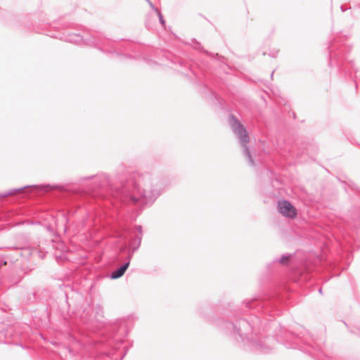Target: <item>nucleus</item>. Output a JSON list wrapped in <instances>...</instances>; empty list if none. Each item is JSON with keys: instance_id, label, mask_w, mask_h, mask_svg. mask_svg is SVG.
<instances>
[{"instance_id": "nucleus-9", "label": "nucleus", "mask_w": 360, "mask_h": 360, "mask_svg": "<svg viewBox=\"0 0 360 360\" xmlns=\"http://www.w3.org/2000/svg\"><path fill=\"white\" fill-rule=\"evenodd\" d=\"M293 340L291 344L289 345H286V347L288 348H292V349H298L300 350H305L306 352H309L311 355H313L311 352L309 350V348H314V346L312 345L311 343H307L306 348H304L302 345H300V340L298 337H293Z\"/></svg>"}, {"instance_id": "nucleus-22", "label": "nucleus", "mask_w": 360, "mask_h": 360, "mask_svg": "<svg viewBox=\"0 0 360 360\" xmlns=\"http://www.w3.org/2000/svg\"><path fill=\"white\" fill-rule=\"evenodd\" d=\"M276 54H277V52H276L275 53H270L269 56L273 58H275V57H276Z\"/></svg>"}, {"instance_id": "nucleus-18", "label": "nucleus", "mask_w": 360, "mask_h": 360, "mask_svg": "<svg viewBox=\"0 0 360 360\" xmlns=\"http://www.w3.org/2000/svg\"><path fill=\"white\" fill-rule=\"evenodd\" d=\"M148 3V4L150 5V8L155 11L156 13H159L160 10L156 8L154 4L150 1V0H149V1H147Z\"/></svg>"}, {"instance_id": "nucleus-8", "label": "nucleus", "mask_w": 360, "mask_h": 360, "mask_svg": "<svg viewBox=\"0 0 360 360\" xmlns=\"http://www.w3.org/2000/svg\"><path fill=\"white\" fill-rule=\"evenodd\" d=\"M278 210L284 217L293 219L297 216L295 207L288 200L278 201Z\"/></svg>"}, {"instance_id": "nucleus-14", "label": "nucleus", "mask_w": 360, "mask_h": 360, "mask_svg": "<svg viewBox=\"0 0 360 360\" xmlns=\"http://www.w3.org/2000/svg\"><path fill=\"white\" fill-rule=\"evenodd\" d=\"M175 64L176 63H178L180 67H182V68H187L188 65L187 64L185 63V61L181 59V58H175V61L174 62Z\"/></svg>"}, {"instance_id": "nucleus-7", "label": "nucleus", "mask_w": 360, "mask_h": 360, "mask_svg": "<svg viewBox=\"0 0 360 360\" xmlns=\"http://www.w3.org/2000/svg\"><path fill=\"white\" fill-rule=\"evenodd\" d=\"M141 245V238H139L138 245L136 247L132 248V250H128L127 245H123L120 248V253H127V256L124 259V262L117 269L113 270L110 274V278L111 279H117L122 277L130 264V261L133 257L134 253L139 248Z\"/></svg>"}, {"instance_id": "nucleus-24", "label": "nucleus", "mask_w": 360, "mask_h": 360, "mask_svg": "<svg viewBox=\"0 0 360 360\" xmlns=\"http://www.w3.org/2000/svg\"><path fill=\"white\" fill-rule=\"evenodd\" d=\"M319 293L322 294V288H319Z\"/></svg>"}, {"instance_id": "nucleus-13", "label": "nucleus", "mask_w": 360, "mask_h": 360, "mask_svg": "<svg viewBox=\"0 0 360 360\" xmlns=\"http://www.w3.org/2000/svg\"><path fill=\"white\" fill-rule=\"evenodd\" d=\"M31 186H23V187L19 188L11 189V190H10L8 192L0 193V198H6V197H7L8 195H13V194H14L15 193L20 192L22 190H24V189H25L27 188L31 187Z\"/></svg>"}, {"instance_id": "nucleus-23", "label": "nucleus", "mask_w": 360, "mask_h": 360, "mask_svg": "<svg viewBox=\"0 0 360 360\" xmlns=\"http://www.w3.org/2000/svg\"><path fill=\"white\" fill-rule=\"evenodd\" d=\"M103 354H104L105 355H108V356L110 355V354L108 352H103Z\"/></svg>"}, {"instance_id": "nucleus-2", "label": "nucleus", "mask_w": 360, "mask_h": 360, "mask_svg": "<svg viewBox=\"0 0 360 360\" xmlns=\"http://www.w3.org/2000/svg\"><path fill=\"white\" fill-rule=\"evenodd\" d=\"M261 323L260 318L255 315L251 322L246 319L235 318L231 321L222 322L221 328L236 341L250 345L252 350L268 353L273 348L274 339L258 336L257 332Z\"/></svg>"}, {"instance_id": "nucleus-27", "label": "nucleus", "mask_w": 360, "mask_h": 360, "mask_svg": "<svg viewBox=\"0 0 360 360\" xmlns=\"http://www.w3.org/2000/svg\"><path fill=\"white\" fill-rule=\"evenodd\" d=\"M183 73H184V75H188V74H187L186 72H183Z\"/></svg>"}, {"instance_id": "nucleus-21", "label": "nucleus", "mask_w": 360, "mask_h": 360, "mask_svg": "<svg viewBox=\"0 0 360 360\" xmlns=\"http://www.w3.org/2000/svg\"><path fill=\"white\" fill-rule=\"evenodd\" d=\"M349 63H351V68L355 71L356 74H357L358 73V70L355 69L352 62L349 61Z\"/></svg>"}, {"instance_id": "nucleus-15", "label": "nucleus", "mask_w": 360, "mask_h": 360, "mask_svg": "<svg viewBox=\"0 0 360 360\" xmlns=\"http://www.w3.org/2000/svg\"><path fill=\"white\" fill-rule=\"evenodd\" d=\"M94 309L96 310V314L98 316H103V310H102V307L101 305L99 304H97Z\"/></svg>"}, {"instance_id": "nucleus-28", "label": "nucleus", "mask_w": 360, "mask_h": 360, "mask_svg": "<svg viewBox=\"0 0 360 360\" xmlns=\"http://www.w3.org/2000/svg\"><path fill=\"white\" fill-rule=\"evenodd\" d=\"M146 1H149V0H146Z\"/></svg>"}, {"instance_id": "nucleus-12", "label": "nucleus", "mask_w": 360, "mask_h": 360, "mask_svg": "<svg viewBox=\"0 0 360 360\" xmlns=\"http://www.w3.org/2000/svg\"><path fill=\"white\" fill-rule=\"evenodd\" d=\"M292 257V254H284L280 258H276L274 262H278L282 264H288L291 257Z\"/></svg>"}, {"instance_id": "nucleus-1", "label": "nucleus", "mask_w": 360, "mask_h": 360, "mask_svg": "<svg viewBox=\"0 0 360 360\" xmlns=\"http://www.w3.org/2000/svg\"><path fill=\"white\" fill-rule=\"evenodd\" d=\"M94 179V189H105L108 187L111 197L123 204L134 205L143 210L150 207L169 186L166 177L151 172H134L120 186L110 185L109 177L105 174L84 177Z\"/></svg>"}, {"instance_id": "nucleus-4", "label": "nucleus", "mask_w": 360, "mask_h": 360, "mask_svg": "<svg viewBox=\"0 0 360 360\" xmlns=\"http://www.w3.org/2000/svg\"><path fill=\"white\" fill-rule=\"evenodd\" d=\"M281 302L278 296L266 297L265 298H253L245 300L243 306L248 309H254L257 311H262L264 314H269L270 316L278 314V304Z\"/></svg>"}, {"instance_id": "nucleus-6", "label": "nucleus", "mask_w": 360, "mask_h": 360, "mask_svg": "<svg viewBox=\"0 0 360 360\" xmlns=\"http://www.w3.org/2000/svg\"><path fill=\"white\" fill-rule=\"evenodd\" d=\"M229 123L234 134L239 141V143L243 148V153L244 156L248 159L250 165L254 166V160L251 155L249 148L247 146V143L250 141V137L248 131L241 124L239 120L233 115H229Z\"/></svg>"}, {"instance_id": "nucleus-10", "label": "nucleus", "mask_w": 360, "mask_h": 360, "mask_svg": "<svg viewBox=\"0 0 360 360\" xmlns=\"http://www.w3.org/2000/svg\"><path fill=\"white\" fill-rule=\"evenodd\" d=\"M192 44L193 45V48L200 52H203L207 56L212 57L213 58L219 60L221 56H219L218 53H212L207 50H205L202 47V46L200 44V42H198L195 39H191Z\"/></svg>"}, {"instance_id": "nucleus-20", "label": "nucleus", "mask_w": 360, "mask_h": 360, "mask_svg": "<svg viewBox=\"0 0 360 360\" xmlns=\"http://www.w3.org/2000/svg\"><path fill=\"white\" fill-rule=\"evenodd\" d=\"M340 9H341V11H342V12H345V11L348 10L349 8H347V7H345V6L342 5V6H340Z\"/></svg>"}, {"instance_id": "nucleus-5", "label": "nucleus", "mask_w": 360, "mask_h": 360, "mask_svg": "<svg viewBox=\"0 0 360 360\" xmlns=\"http://www.w3.org/2000/svg\"><path fill=\"white\" fill-rule=\"evenodd\" d=\"M65 41L72 44L83 43L88 46L96 47L101 50H103V47L108 46L111 41L104 38L103 35L96 32L86 33L84 35H81L77 33H68L64 36Z\"/></svg>"}, {"instance_id": "nucleus-17", "label": "nucleus", "mask_w": 360, "mask_h": 360, "mask_svg": "<svg viewBox=\"0 0 360 360\" xmlns=\"http://www.w3.org/2000/svg\"><path fill=\"white\" fill-rule=\"evenodd\" d=\"M139 238H140L141 239V236H136V237H135V238H134V244H133L132 247H131V248H130L127 247V249H128V250H132V248H134V247H136V246H137V245H138V241H139Z\"/></svg>"}, {"instance_id": "nucleus-26", "label": "nucleus", "mask_w": 360, "mask_h": 360, "mask_svg": "<svg viewBox=\"0 0 360 360\" xmlns=\"http://www.w3.org/2000/svg\"><path fill=\"white\" fill-rule=\"evenodd\" d=\"M206 309H207V310H210V308L209 307H206Z\"/></svg>"}, {"instance_id": "nucleus-19", "label": "nucleus", "mask_w": 360, "mask_h": 360, "mask_svg": "<svg viewBox=\"0 0 360 360\" xmlns=\"http://www.w3.org/2000/svg\"><path fill=\"white\" fill-rule=\"evenodd\" d=\"M136 231L141 235L142 234V226L141 225H136L135 227Z\"/></svg>"}, {"instance_id": "nucleus-16", "label": "nucleus", "mask_w": 360, "mask_h": 360, "mask_svg": "<svg viewBox=\"0 0 360 360\" xmlns=\"http://www.w3.org/2000/svg\"><path fill=\"white\" fill-rule=\"evenodd\" d=\"M157 14H158V16L159 21H160V24L162 25H165V19L163 18V15H162L160 11H159V13H157Z\"/></svg>"}, {"instance_id": "nucleus-11", "label": "nucleus", "mask_w": 360, "mask_h": 360, "mask_svg": "<svg viewBox=\"0 0 360 360\" xmlns=\"http://www.w3.org/2000/svg\"><path fill=\"white\" fill-rule=\"evenodd\" d=\"M328 49H330L329 50V53H330L329 64H330V65H331L333 63L335 62L336 65L338 66H339L340 71L344 72L345 70L342 68V66L340 65V62H339V57H340L339 55L343 54L342 51H341L338 53H333V50L332 49V46H329Z\"/></svg>"}, {"instance_id": "nucleus-3", "label": "nucleus", "mask_w": 360, "mask_h": 360, "mask_svg": "<svg viewBox=\"0 0 360 360\" xmlns=\"http://www.w3.org/2000/svg\"><path fill=\"white\" fill-rule=\"evenodd\" d=\"M93 307L86 304L76 312L77 321L71 326L72 331L77 332L83 337L91 338L95 336L89 344L94 347H112L115 340L112 336L117 330V326H113L105 331L98 332L97 330V321L92 316Z\"/></svg>"}, {"instance_id": "nucleus-25", "label": "nucleus", "mask_w": 360, "mask_h": 360, "mask_svg": "<svg viewBox=\"0 0 360 360\" xmlns=\"http://www.w3.org/2000/svg\"><path fill=\"white\" fill-rule=\"evenodd\" d=\"M274 72V71H273V72H271V77H273Z\"/></svg>"}]
</instances>
